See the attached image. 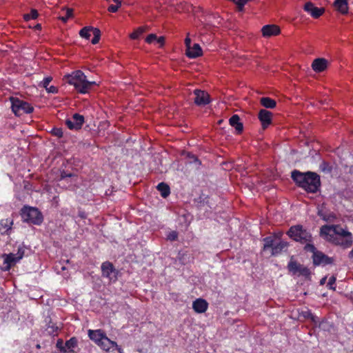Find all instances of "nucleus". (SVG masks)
Listing matches in <instances>:
<instances>
[{
  "label": "nucleus",
  "mask_w": 353,
  "mask_h": 353,
  "mask_svg": "<svg viewBox=\"0 0 353 353\" xmlns=\"http://www.w3.org/2000/svg\"><path fill=\"white\" fill-rule=\"evenodd\" d=\"M84 122V117L78 113H75L72 115L71 119H66L65 123L70 130H79L81 129Z\"/></svg>",
  "instance_id": "nucleus-9"
},
{
  "label": "nucleus",
  "mask_w": 353,
  "mask_h": 353,
  "mask_svg": "<svg viewBox=\"0 0 353 353\" xmlns=\"http://www.w3.org/2000/svg\"><path fill=\"white\" fill-rule=\"evenodd\" d=\"M105 336V333L101 330H89L88 336L97 345H98L103 337Z\"/></svg>",
  "instance_id": "nucleus-22"
},
{
  "label": "nucleus",
  "mask_w": 353,
  "mask_h": 353,
  "mask_svg": "<svg viewBox=\"0 0 353 353\" xmlns=\"http://www.w3.org/2000/svg\"><path fill=\"white\" fill-rule=\"evenodd\" d=\"M25 248L24 245H21L18 248L17 252L15 254L18 260L20 261L23 257L25 254Z\"/></svg>",
  "instance_id": "nucleus-40"
},
{
  "label": "nucleus",
  "mask_w": 353,
  "mask_h": 353,
  "mask_svg": "<svg viewBox=\"0 0 353 353\" xmlns=\"http://www.w3.org/2000/svg\"><path fill=\"white\" fill-rule=\"evenodd\" d=\"M304 10L314 19L319 18L325 12L324 8L316 7L314 4L310 1L307 2L304 5Z\"/></svg>",
  "instance_id": "nucleus-14"
},
{
  "label": "nucleus",
  "mask_w": 353,
  "mask_h": 353,
  "mask_svg": "<svg viewBox=\"0 0 353 353\" xmlns=\"http://www.w3.org/2000/svg\"><path fill=\"white\" fill-rule=\"evenodd\" d=\"M78 347V340L76 337H72L66 341L64 344L63 353H77L76 348Z\"/></svg>",
  "instance_id": "nucleus-21"
},
{
  "label": "nucleus",
  "mask_w": 353,
  "mask_h": 353,
  "mask_svg": "<svg viewBox=\"0 0 353 353\" xmlns=\"http://www.w3.org/2000/svg\"><path fill=\"white\" fill-rule=\"evenodd\" d=\"M194 94L195 95L194 102L196 105L205 106L210 103V97L207 92L196 89L194 90Z\"/></svg>",
  "instance_id": "nucleus-12"
},
{
  "label": "nucleus",
  "mask_w": 353,
  "mask_h": 353,
  "mask_svg": "<svg viewBox=\"0 0 353 353\" xmlns=\"http://www.w3.org/2000/svg\"><path fill=\"white\" fill-rule=\"evenodd\" d=\"M288 269L289 272L293 274H297L299 276H303L305 279H310L311 276V271L310 269L303 265L297 263L295 261L290 260L288 264Z\"/></svg>",
  "instance_id": "nucleus-7"
},
{
  "label": "nucleus",
  "mask_w": 353,
  "mask_h": 353,
  "mask_svg": "<svg viewBox=\"0 0 353 353\" xmlns=\"http://www.w3.org/2000/svg\"><path fill=\"white\" fill-rule=\"evenodd\" d=\"M291 177L296 184L308 193H316L321 186L320 176L315 172H292Z\"/></svg>",
  "instance_id": "nucleus-1"
},
{
  "label": "nucleus",
  "mask_w": 353,
  "mask_h": 353,
  "mask_svg": "<svg viewBox=\"0 0 353 353\" xmlns=\"http://www.w3.org/2000/svg\"><path fill=\"white\" fill-rule=\"evenodd\" d=\"M12 111L16 116L30 114L33 112L34 108L29 103L17 97H10Z\"/></svg>",
  "instance_id": "nucleus-6"
},
{
  "label": "nucleus",
  "mask_w": 353,
  "mask_h": 353,
  "mask_svg": "<svg viewBox=\"0 0 353 353\" xmlns=\"http://www.w3.org/2000/svg\"><path fill=\"white\" fill-rule=\"evenodd\" d=\"M262 35L264 37H270L272 36H276L280 34V28L275 24H268L264 26L262 29Z\"/></svg>",
  "instance_id": "nucleus-17"
},
{
  "label": "nucleus",
  "mask_w": 353,
  "mask_h": 353,
  "mask_svg": "<svg viewBox=\"0 0 353 353\" xmlns=\"http://www.w3.org/2000/svg\"><path fill=\"white\" fill-rule=\"evenodd\" d=\"M185 54L189 58H196L202 55V50L198 43H194L192 47L186 50Z\"/></svg>",
  "instance_id": "nucleus-24"
},
{
  "label": "nucleus",
  "mask_w": 353,
  "mask_h": 353,
  "mask_svg": "<svg viewBox=\"0 0 353 353\" xmlns=\"http://www.w3.org/2000/svg\"><path fill=\"white\" fill-rule=\"evenodd\" d=\"M304 244H305V245L304 247V250L306 252H312L313 254H314V252H318V250H316L315 246L312 244V241H308V242L305 243Z\"/></svg>",
  "instance_id": "nucleus-36"
},
{
  "label": "nucleus",
  "mask_w": 353,
  "mask_h": 353,
  "mask_svg": "<svg viewBox=\"0 0 353 353\" xmlns=\"http://www.w3.org/2000/svg\"><path fill=\"white\" fill-rule=\"evenodd\" d=\"M333 232V227L332 225H323L320 229V234L322 236H325L327 241V238H330V232Z\"/></svg>",
  "instance_id": "nucleus-31"
},
{
  "label": "nucleus",
  "mask_w": 353,
  "mask_h": 353,
  "mask_svg": "<svg viewBox=\"0 0 353 353\" xmlns=\"http://www.w3.org/2000/svg\"><path fill=\"white\" fill-rule=\"evenodd\" d=\"M185 44L186 46V50L189 49L191 47V39L188 37H187L185 39Z\"/></svg>",
  "instance_id": "nucleus-51"
},
{
  "label": "nucleus",
  "mask_w": 353,
  "mask_h": 353,
  "mask_svg": "<svg viewBox=\"0 0 353 353\" xmlns=\"http://www.w3.org/2000/svg\"><path fill=\"white\" fill-rule=\"evenodd\" d=\"M328 61L324 58L315 59L312 63V68L316 72H322L327 67Z\"/></svg>",
  "instance_id": "nucleus-19"
},
{
  "label": "nucleus",
  "mask_w": 353,
  "mask_h": 353,
  "mask_svg": "<svg viewBox=\"0 0 353 353\" xmlns=\"http://www.w3.org/2000/svg\"><path fill=\"white\" fill-rule=\"evenodd\" d=\"M248 0H232L237 5L239 10H241Z\"/></svg>",
  "instance_id": "nucleus-42"
},
{
  "label": "nucleus",
  "mask_w": 353,
  "mask_h": 353,
  "mask_svg": "<svg viewBox=\"0 0 353 353\" xmlns=\"http://www.w3.org/2000/svg\"><path fill=\"white\" fill-rule=\"evenodd\" d=\"M52 78L51 77H45L43 80L41 82L39 85L46 89L47 88H48V85L52 81Z\"/></svg>",
  "instance_id": "nucleus-41"
},
{
  "label": "nucleus",
  "mask_w": 353,
  "mask_h": 353,
  "mask_svg": "<svg viewBox=\"0 0 353 353\" xmlns=\"http://www.w3.org/2000/svg\"><path fill=\"white\" fill-rule=\"evenodd\" d=\"M258 117L264 130L272 123V114L265 109H262L259 111Z\"/></svg>",
  "instance_id": "nucleus-16"
},
{
  "label": "nucleus",
  "mask_w": 353,
  "mask_h": 353,
  "mask_svg": "<svg viewBox=\"0 0 353 353\" xmlns=\"http://www.w3.org/2000/svg\"><path fill=\"white\" fill-rule=\"evenodd\" d=\"M46 90L48 93L56 94L58 92V88L54 85H51L47 88Z\"/></svg>",
  "instance_id": "nucleus-49"
},
{
  "label": "nucleus",
  "mask_w": 353,
  "mask_h": 353,
  "mask_svg": "<svg viewBox=\"0 0 353 353\" xmlns=\"http://www.w3.org/2000/svg\"><path fill=\"white\" fill-rule=\"evenodd\" d=\"M178 238V234L175 231H172L170 232V234L168 236V239L170 241H176Z\"/></svg>",
  "instance_id": "nucleus-48"
},
{
  "label": "nucleus",
  "mask_w": 353,
  "mask_h": 353,
  "mask_svg": "<svg viewBox=\"0 0 353 353\" xmlns=\"http://www.w3.org/2000/svg\"><path fill=\"white\" fill-rule=\"evenodd\" d=\"M194 158L195 159V161L198 162L199 163H201V161L197 159V157L193 156Z\"/></svg>",
  "instance_id": "nucleus-55"
},
{
  "label": "nucleus",
  "mask_w": 353,
  "mask_h": 353,
  "mask_svg": "<svg viewBox=\"0 0 353 353\" xmlns=\"http://www.w3.org/2000/svg\"><path fill=\"white\" fill-rule=\"evenodd\" d=\"M4 264L6 265V270H9L12 265H14L16 263L19 262V260L17 259L16 254L13 253H10L8 254H4Z\"/></svg>",
  "instance_id": "nucleus-25"
},
{
  "label": "nucleus",
  "mask_w": 353,
  "mask_h": 353,
  "mask_svg": "<svg viewBox=\"0 0 353 353\" xmlns=\"http://www.w3.org/2000/svg\"><path fill=\"white\" fill-rule=\"evenodd\" d=\"M326 168H327V166L324 165V167L322 169H323V170H325Z\"/></svg>",
  "instance_id": "nucleus-60"
},
{
  "label": "nucleus",
  "mask_w": 353,
  "mask_h": 353,
  "mask_svg": "<svg viewBox=\"0 0 353 353\" xmlns=\"http://www.w3.org/2000/svg\"><path fill=\"white\" fill-rule=\"evenodd\" d=\"M68 178L71 179V181L76 183L77 181V175L74 173L68 172L65 170H61L60 174V179L65 180Z\"/></svg>",
  "instance_id": "nucleus-30"
},
{
  "label": "nucleus",
  "mask_w": 353,
  "mask_h": 353,
  "mask_svg": "<svg viewBox=\"0 0 353 353\" xmlns=\"http://www.w3.org/2000/svg\"><path fill=\"white\" fill-rule=\"evenodd\" d=\"M309 319L311 320V321L314 323V326L317 327L319 323L320 322L319 321V318L316 316L314 315L313 314H309Z\"/></svg>",
  "instance_id": "nucleus-46"
},
{
  "label": "nucleus",
  "mask_w": 353,
  "mask_h": 353,
  "mask_svg": "<svg viewBox=\"0 0 353 353\" xmlns=\"http://www.w3.org/2000/svg\"><path fill=\"white\" fill-rule=\"evenodd\" d=\"M21 216L23 222L39 225L43 221L41 212L34 207L24 205L21 210Z\"/></svg>",
  "instance_id": "nucleus-5"
},
{
  "label": "nucleus",
  "mask_w": 353,
  "mask_h": 353,
  "mask_svg": "<svg viewBox=\"0 0 353 353\" xmlns=\"http://www.w3.org/2000/svg\"><path fill=\"white\" fill-rule=\"evenodd\" d=\"M318 215L321 216L324 221H327L328 219L321 211H319Z\"/></svg>",
  "instance_id": "nucleus-52"
},
{
  "label": "nucleus",
  "mask_w": 353,
  "mask_h": 353,
  "mask_svg": "<svg viewBox=\"0 0 353 353\" xmlns=\"http://www.w3.org/2000/svg\"><path fill=\"white\" fill-rule=\"evenodd\" d=\"M157 188L160 192L161 196L163 198H166L170 194L169 185L163 182L159 183Z\"/></svg>",
  "instance_id": "nucleus-29"
},
{
  "label": "nucleus",
  "mask_w": 353,
  "mask_h": 353,
  "mask_svg": "<svg viewBox=\"0 0 353 353\" xmlns=\"http://www.w3.org/2000/svg\"><path fill=\"white\" fill-rule=\"evenodd\" d=\"M157 39V36L155 34H150L145 38V42L148 43H152L153 41H156Z\"/></svg>",
  "instance_id": "nucleus-44"
},
{
  "label": "nucleus",
  "mask_w": 353,
  "mask_h": 353,
  "mask_svg": "<svg viewBox=\"0 0 353 353\" xmlns=\"http://www.w3.org/2000/svg\"><path fill=\"white\" fill-rule=\"evenodd\" d=\"M72 12H73L72 9L68 8L66 10L65 14L64 16L60 17V19L64 23L67 22L68 20L72 17Z\"/></svg>",
  "instance_id": "nucleus-37"
},
{
  "label": "nucleus",
  "mask_w": 353,
  "mask_h": 353,
  "mask_svg": "<svg viewBox=\"0 0 353 353\" xmlns=\"http://www.w3.org/2000/svg\"><path fill=\"white\" fill-rule=\"evenodd\" d=\"M323 165H327V166H328V163H327L326 162H323Z\"/></svg>",
  "instance_id": "nucleus-59"
},
{
  "label": "nucleus",
  "mask_w": 353,
  "mask_h": 353,
  "mask_svg": "<svg viewBox=\"0 0 353 353\" xmlns=\"http://www.w3.org/2000/svg\"><path fill=\"white\" fill-rule=\"evenodd\" d=\"M121 6V3H120L119 4H117L116 3V5H110L109 6L108 8V12H117V10H119V8Z\"/></svg>",
  "instance_id": "nucleus-43"
},
{
  "label": "nucleus",
  "mask_w": 353,
  "mask_h": 353,
  "mask_svg": "<svg viewBox=\"0 0 353 353\" xmlns=\"http://www.w3.org/2000/svg\"><path fill=\"white\" fill-rule=\"evenodd\" d=\"M309 314H312L310 310H307V311H305L303 313V316L305 318H307V319H309L310 318V315Z\"/></svg>",
  "instance_id": "nucleus-53"
},
{
  "label": "nucleus",
  "mask_w": 353,
  "mask_h": 353,
  "mask_svg": "<svg viewBox=\"0 0 353 353\" xmlns=\"http://www.w3.org/2000/svg\"><path fill=\"white\" fill-rule=\"evenodd\" d=\"M143 32H144V28L143 27H139L136 30H134L132 33L130 34V37L132 39H137Z\"/></svg>",
  "instance_id": "nucleus-35"
},
{
  "label": "nucleus",
  "mask_w": 353,
  "mask_h": 353,
  "mask_svg": "<svg viewBox=\"0 0 353 353\" xmlns=\"http://www.w3.org/2000/svg\"><path fill=\"white\" fill-rule=\"evenodd\" d=\"M98 345L106 352L117 350L121 352V348L117 345V343L115 341L110 340L106 335L103 337V340L100 341Z\"/></svg>",
  "instance_id": "nucleus-13"
},
{
  "label": "nucleus",
  "mask_w": 353,
  "mask_h": 353,
  "mask_svg": "<svg viewBox=\"0 0 353 353\" xmlns=\"http://www.w3.org/2000/svg\"><path fill=\"white\" fill-rule=\"evenodd\" d=\"M333 232L336 236H352V234L338 225H332Z\"/></svg>",
  "instance_id": "nucleus-28"
},
{
  "label": "nucleus",
  "mask_w": 353,
  "mask_h": 353,
  "mask_svg": "<svg viewBox=\"0 0 353 353\" xmlns=\"http://www.w3.org/2000/svg\"><path fill=\"white\" fill-rule=\"evenodd\" d=\"M51 134L53 136L57 137L58 138H61L63 135V130L61 128H54L51 130Z\"/></svg>",
  "instance_id": "nucleus-39"
},
{
  "label": "nucleus",
  "mask_w": 353,
  "mask_h": 353,
  "mask_svg": "<svg viewBox=\"0 0 353 353\" xmlns=\"http://www.w3.org/2000/svg\"><path fill=\"white\" fill-rule=\"evenodd\" d=\"M157 42L160 44V46H163L165 43V37H159L157 39Z\"/></svg>",
  "instance_id": "nucleus-50"
},
{
  "label": "nucleus",
  "mask_w": 353,
  "mask_h": 353,
  "mask_svg": "<svg viewBox=\"0 0 353 353\" xmlns=\"http://www.w3.org/2000/svg\"><path fill=\"white\" fill-rule=\"evenodd\" d=\"M194 203L199 210L203 209L205 211H208V209L212 208L210 204V197L204 194H201L199 197L194 199Z\"/></svg>",
  "instance_id": "nucleus-15"
},
{
  "label": "nucleus",
  "mask_w": 353,
  "mask_h": 353,
  "mask_svg": "<svg viewBox=\"0 0 353 353\" xmlns=\"http://www.w3.org/2000/svg\"><path fill=\"white\" fill-rule=\"evenodd\" d=\"M334 7L339 12L342 14L348 13V3L347 0H335Z\"/></svg>",
  "instance_id": "nucleus-23"
},
{
  "label": "nucleus",
  "mask_w": 353,
  "mask_h": 353,
  "mask_svg": "<svg viewBox=\"0 0 353 353\" xmlns=\"http://www.w3.org/2000/svg\"><path fill=\"white\" fill-rule=\"evenodd\" d=\"M92 30H93V27L92 26H85L84 28H83L80 31H79V35L82 37V38H85L86 39H89L90 37H91V35L92 34Z\"/></svg>",
  "instance_id": "nucleus-32"
},
{
  "label": "nucleus",
  "mask_w": 353,
  "mask_h": 353,
  "mask_svg": "<svg viewBox=\"0 0 353 353\" xmlns=\"http://www.w3.org/2000/svg\"><path fill=\"white\" fill-rule=\"evenodd\" d=\"M312 260L313 264L315 266H325L326 265L332 264L334 261L332 257L328 256L321 251L314 252V254L312 255Z\"/></svg>",
  "instance_id": "nucleus-11"
},
{
  "label": "nucleus",
  "mask_w": 353,
  "mask_h": 353,
  "mask_svg": "<svg viewBox=\"0 0 353 353\" xmlns=\"http://www.w3.org/2000/svg\"><path fill=\"white\" fill-rule=\"evenodd\" d=\"M79 216L81 217V219H85L86 218V214L84 212H79Z\"/></svg>",
  "instance_id": "nucleus-54"
},
{
  "label": "nucleus",
  "mask_w": 353,
  "mask_h": 353,
  "mask_svg": "<svg viewBox=\"0 0 353 353\" xmlns=\"http://www.w3.org/2000/svg\"><path fill=\"white\" fill-rule=\"evenodd\" d=\"M64 344L62 339H59L57 342L56 346L58 349H59L60 352L61 353H63L64 348Z\"/></svg>",
  "instance_id": "nucleus-47"
},
{
  "label": "nucleus",
  "mask_w": 353,
  "mask_h": 353,
  "mask_svg": "<svg viewBox=\"0 0 353 353\" xmlns=\"http://www.w3.org/2000/svg\"><path fill=\"white\" fill-rule=\"evenodd\" d=\"M101 272L103 277L108 278L110 281L117 280L118 270L111 262L105 261L101 264Z\"/></svg>",
  "instance_id": "nucleus-8"
},
{
  "label": "nucleus",
  "mask_w": 353,
  "mask_h": 353,
  "mask_svg": "<svg viewBox=\"0 0 353 353\" xmlns=\"http://www.w3.org/2000/svg\"><path fill=\"white\" fill-rule=\"evenodd\" d=\"M64 80L66 83L74 87L80 94H86L93 85H97L96 81H88L86 76L81 70H76L70 74L65 75Z\"/></svg>",
  "instance_id": "nucleus-2"
},
{
  "label": "nucleus",
  "mask_w": 353,
  "mask_h": 353,
  "mask_svg": "<svg viewBox=\"0 0 353 353\" xmlns=\"http://www.w3.org/2000/svg\"><path fill=\"white\" fill-rule=\"evenodd\" d=\"M320 329H322L323 330H327L329 326V323L325 320H322L320 321L317 325Z\"/></svg>",
  "instance_id": "nucleus-45"
},
{
  "label": "nucleus",
  "mask_w": 353,
  "mask_h": 353,
  "mask_svg": "<svg viewBox=\"0 0 353 353\" xmlns=\"http://www.w3.org/2000/svg\"><path fill=\"white\" fill-rule=\"evenodd\" d=\"M327 241H331L336 245H339L343 249L350 248L353 244V236H334L330 235V238H327Z\"/></svg>",
  "instance_id": "nucleus-10"
},
{
  "label": "nucleus",
  "mask_w": 353,
  "mask_h": 353,
  "mask_svg": "<svg viewBox=\"0 0 353 353\" xmlns=\"http://www.w3.org/2000/svg\"><path fill=\"white\" fill-rule=\"evenodd\" d=\"M192 308L196 313H204L208 308V303L203 299H196L192 303Z\"/></svg>",
  "instance_id": "nucleus-18"
},
{
  "label": "nucleus",
  "mask_w": 353,
  "mask_h": 353,
  "mask_svg": "<svg viewBox=\"0 0 353 353\" xmlns=\"http://www.w3.org/2000/svg\"><path fill=\"white\" fill-rule=\"evenodd\" d=\"M286 234L293 241L301 244H304L308 241H312L311 233L304 228L302 225L291 226Z\"/></svg>",
  "instance_id": "nucleus-4"
},
{
  "label": "nucleus",
  "mask_w": 353,
  "mask_h": 353,
  "mask_svg": "<svg viewBox=\"0 0 353 353\" xmlns=\"http://www.w3.org/2000/svg\"><path fill=\"white\" fill-rule=\"evenodd\" d=\"M260 103L261 105L265 107V108H274L276 105V102L274 99L268 97H263L260 99Z\"/></svg>",
  "instance_id": "nucleus-27"
},
{
  "label": "nucleus",
  "mask_w": 353,
  "mask_h": 353,
  "mask_svg": "<svg viewBox=\"0 0 353 353\" xmlns=\"http://www.w3.org/2000/svg\"><path fill=\"white\" fill-rule=\"evenodd\" d=\"M13 221L8 219H2L0 221V231L2 234H8L12 229Z\"/></svg>",
  "instance_id": "nucleus-26"
},
{
  "label": "nucleus",
  "mask_w": 353,
  "mask_h": 353,
  "mask_svg": "<svg viewBox=\"0 0 353 353\" xmlns=\"http://www.w3.org/2000/svg\"><path fill=\"white\" fill-rule=\"evenodd\" d=\"M276 236L274 235L266 236L263 239V250L267 251L270 250V254L272 256L279 255L289 246L288 242L280 240L279 237V241L276 242Z\"/></svg>",
  "instance_id": "nucleus-3"
},
{
  "label": "nucleus",
  "mask_w": 353,
  "mask_h": 353,
  "mask_svg": "<svg viewBox=\"0 0 353 353\" xmlns=\"http://www.w3.org/2000/svg\"><path fill=\"white\" fill-rule=\"evenodd\" d=\"M336 281V278L335 276H330L329 279V281L327 282V287L330 290H336V286H335Z\"/></svg>",
  "instance_id": "nucleus-38"
},
{
  "label": "nucleus",
  "mask_w": 353,
  "mask_h": 353,
  "mask_svg": "<svg viewBox=\"0 0 353 353\" xmlns=\"http://www.w3.org/2000/svg\"><path fill=\"white\" fill-rule=\"evenodd\" d=\"M39 14L37 10L32 9L29 13L25 14L23 19L25 21H30L31 19H35L38 17Z\"/></svg>",
  "instance_id": "nucleus-34"
},
{
  "label": "nucleus",
  "mask_w": 353,
  "mask_h": 353,
  "mask_svg": "<svg viewBox=\"0 0 353 353\" xmlns=\"http://www.w3.org/2000/svg\"><path fill=\"white\" fill-rule=\"evenodd\" d=\"M230 125L233 127L236 134H240L243 130V124L240 121V117L237 114H233L229 119Z\"/></svg>",
  "instance_id": "nucleus-20"
},
{
  "label": "nucleus",
  "mask_w": 353,
  "mask_h": 353,
  "mask_svg": "<svg viewBox=\"0 0 353 353\" xmlns=\"http://www.w3.org/2000/svg\"><path fill=\"white\" fill-rule=\"evenodd\" d=\"M325 279H326V277H325V278L322 279L321 280V284H323V283L325 282Z\"/></svg>",
  "instance_id": "nucleus-56"
},
{
  "label": "nucleus",
  "mask_w": 353,
  "mask_h": 353,
  "mask_svg": "<svg viewBox=\"0 0 353 353\" xmlns=\"http://www.w3.org/2000/svg\"><path fill=\"white\" fill-rule=\"evenodd\" d=\"M92 34H93V38L91 40V43L94 45L97 44L99 43V40H100V38H101V31L99 28H94L93 27V30H92Z\"/></svg>",
  "instance_id": "nucleus-33"
},
{
  "label": "nucleus",
  "mask_w": 353,
  "mask_h": 353,
  "mask_svg": "<svg viewBox=\"0 0 353 353\" xmlns=\"http://www.w3.org/2000/svg\"><path fill=\"white\" fill-rule=\"evenodd\" d=\"M36 347H37V349H40V348H41V345H40V344H37Z\"/></svg>",
  "instance_id": "nucleus-58"
},
{
  "label": "nucleus",
  "mask_w": 353,
  "mask_h": 353,
  "mask_svg": "<svg viewBox=\"0 0 353 353\" xmlns=\"http://www.w3.org/2000/svg\"><path fill=\"white\" fill-rule=\"evenodd\" d=\"M41 28V25H40V24H37V25L36 26V28H37V29H40Z\"/></svg>",
  "instance_id": "nucleus-57"
}]
</instances>
